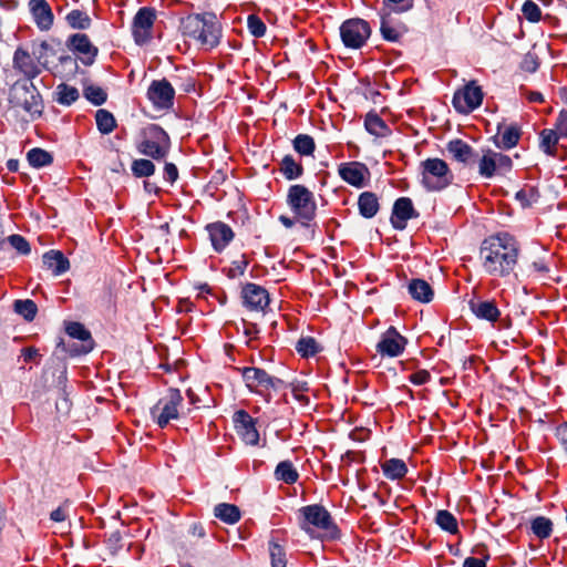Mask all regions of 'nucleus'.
I'll list each match as a JSON object with an SVG mask.
<instances>
[{"instance_id": "1", "label": "nucleus", "mask_w": 567, "mask_h": 567, "mask_svg": "<svg viewBox=\"0 0 567 567\" xmlns=\"http://www.w3.org/2000/svg\"><path fill=\"white\" fill-rule=\"evenodd\" d=\"M519 245L508 233H498L482 243L480 259L486 274L493 277L509 276L516 265Z\"/></svg>"}, {"instance_id": "2", "label": "nucleus", "mask_w": 567, "mask_h": 567, "mask_svg": "<svg viewBox=\"0 0 567 567\" xmlns=\"http://www.w3.org/2000/svg\"><path fill=\"white\" fill-rule=\"evenodd\" d=\"M140 154L155 161L164 159L171 150L168 134L157 124H150L141 132V140L136 144Z\"/></svg>"}, {"instance_id": "3", "label": "nucleus", "mask_w": 567, "mask_h": 567, "mask_svg": "<svg viewBox=\"0 0 567 567\" xmlns=\"http://www.w3.org/2000/svg\"><path fill=\"white\" fill-rule=\"evenodd\" d=\"M9 101L13 106L22 107L32 120L43 113V101L37 86L29 81H16L10 87Z\"/></svg>"}, {"instance_id": "4", "label": "nucleus", "mask_w": 567, "mask_h": 567, "mask_svg": "<svg viewBox=\"0 0 567 567\" xmlns=\"http://www.w3.org/2000/svg\"><path fill=\"white\" fill-rule=\"evenodd\" d=\"M287 204L303 226H308L315 219L317 213L315 195L305 185L295 184L289 187Z\"/></svg>"}, {"instance_id": "5", "label": "nucleus", "mask_w": 567, "mask_h": 567, "mask_svg": "<svg viewBox=\"0 0 567 567\" xmlns=\"http://www.w3.org/2000/svg\"><path fill=\"white\" fill-rule=\"evenodd\" d=\"M421 183L430 192L442 190L453 182L447 163L441 158H427L420 164Z\"/></svg>"}, {"instance_id": "6", "label": "nucleus", "mask_w": 567, "mask_h": 567, "mask_svg": "<svg viewBox=\"0 0 567 567\" xmlns=\"http://www.w3.org/2000/svg\"><path fill=\"white\" fill-rule=\"evenodd\" d=\"M300 527L309 536L313 537L315 528L324 530L331 538H336L338 528L334 525L330 513L321 505L313 504L299 509Z\"/></svg>"}, {"instance_id": "7", "label": "nucleus", "mask_w": 567, "mask_h": 567, "mask_svg": "<svg viewBox=\"0 0 567 567\" xmlns=\"http://www.w3.org/2000/svg\"><path fill=\"white\" fill-rule=\"evenodd\" d=\"M513 162L509 156L491 148L477 152L475 166L481 177L491 179L511 171Z\"/></svg>"}, {"instance_id": "8", "label": "nucleus", "mask_w": 567, "mask_h": 567, "mask_svg": "<svg viewBox=\"0 0 567 567\" xmlns=\"http://www.w3.org/2000/svg\"><path fill=\"white\" fill-rule=\"evenodd\" d=\"M183 396L177 389H169L165 398L161 399L152 409L151 416L159 426L165 427L171 420L178 417V405L182 403Z\"/></svg>"}, {"instance_id": "9", "label": "nucleus", "mask_w": 567, "mask_h": 567, "mask_svg": "<svg viewBox=\"0 0 567 567\" xmlns=\"http://www.w3.org/2000/svg\"><path fill=\"white\" fill-rule=\"evenodd\" d=\"M370 35V24L360 18L346 20L340 27L342 43L349 49L362 48Z\"/></svg>"}, {"instance_id": "10", "label": "nucleus", "mask_w": 567, "mask_h": 567, "mask_svg": "<svg viewBox=\"0 0 567 567\" xmlns=\"http://www.w3.org/2000/svg\"><path fill=\"white\" fill-rule=\"evenodd\" d=\"M483 96L481 86L476 85L475 81H471L454 93L452 103L458 113L467 114L482 104Z\"/></svg>"}, {"instance_id": "11", "label": "nucleus", "mask_w": 567, "mask_h": 567, "mask_svg": "<svg viewBox=\"0 0 567 567\" xmlns=\"http://www.w3.org/2000/svg\"><path fill=\"white\" fill-rule=\"evenodd\" d=\"M241 377L246 383V385L256 392H261L258 388L268 390H279L284 385V381L269 375L265 370L255 368V367H246L241 369Z\"/></svg>"}, {"instance_id": "12", "label": "nucleus", "mask_w": 567, "mask_h": 567, "mask_svg": "<svg viewBox=\"0 0 567 567\" xmlns=\"http://www.w3.org/2000/svg\"><path fill=\"white\" fill-rule=\"evenodd\" d=\"M155 19L154 8L143 7L136 12L132 23V33L137 44H143L150 40Z\"/></svg>"}, {"instance_id": "13", "label": "nucleus", "mask_w": 567, "mask_h": 567, "mask_svg": "<svg viewBox=\"0 0 567 567\" xmlns=\"http://www.w3.org/2000/svg\"><path fill=\"white\" fill-rule=\"evenodd\" d=\"M175 90L166 80L153 81L147 90V97L156 109L168 110L173 106Z\"/></svg>"}, {"instance_id": "14", "label": "nucleus", "mask_w": 567, "mask_h": 567, "mask_svg": "<svg viewBox=\"0 0 567 567\" xmlns=\"http://www.w3.org/2000/svg\"><path fill=\"white\" fill-rule=\"evenodd\" d=\"M408 340L394 327H390L377 344V351L382 357H399L403 353Z\"/></svg>"}, {"instance_id": "15", "label": "nucleus", "mask_w": 567, "mask_h": 567, "mask_svg": "<svg viewBox=\"0 0 567 567\" xmlns=\"http://www.w3.org/2000/svg\"><path fill=\"white\" fill-rule=\"evenodd\" d=\"M417 217L419 213L414 209L411 198L400 197L394 202L390 218L391 225L394 229H405L408 220Z\"/></svg>"}, {"instance_id": "16", "label": "nucleus", "mask_w": 567, "mask_h": 567, "mask_svg": "<svg viewBox=\"0 0 567 567\" xmlns=\"http://www.w3.org/2000/svg\"><path fill=\"white\" fill-rule=\"evenodd\" d=\"M245 307L254 311H264L269 303L268 291L256 284L248 282L241 289Z\"/></svg>"}, {"instance_id": "17", "label": "nucleus", "mask_w": 567, "mask_h": 567, "mask_svg": "<svg viewBox=\"0 0 567 567\" xmlns=\"http://www.w3.org/2000/svg\"><path fill=\"white\" fill-rule=\"evenodd\" d=\"M12 63L13 68L25 76L23 81L32 82L41 73L42 66L31 53L22 48L14 51Z\"/></svg>"}, {"instance_id": "18", "label": "nucleus", "mask_w": 567, "mask_h": 567, "mask_svg": "<svg viewBox=\"0 0 567 567\" xmlns=\"http://www.w3.org/2000/svg\"><path fill=\"white\" fill-rule=\"evenodd\" d=\"M234 421L237 433L241 440L249 445H256L259 442V432L256 429V420L246 411L239 410L235 413Z\"/></svg>"}, {"instance_id": "19", "label": "nucleus", "mask_w": 567, "mask_h": 567, "mask_svg": "<svg viewBox=\"0 0 567 567\" xmlns=\"http://www.w3.org/2000/svg\"><path fill=\"white\" fill-rule=\"evenodd\" d=\"M338 172L344 182L357 188L364 186V179L369 175L368 167L359 162L342 163Z\"/></svg>"}, {"instance_id": "20", "label": "nucleus", "mask_w": 567, "mask_h": 567, "mask_svg": "<svg viewBox=\"0 0 567 567\" xmlns=\"http://www.w3.org/2000/svg\"><path fill=\"white\" fill-rule=\"evenodd\" d=\"M69 45L80 54V60L85 65L93 64L97 55V48H95L89 37L84 33H76L69 38Z\"/></svg>"}, {"instance_id": "21", "label": "nucleus", "mask_w": 567, "mask_h": 567, "mask_svg": "<svg viewBox=\"0 0 567 567\" xmlns=\"http://www.w3.org/2000/svg\"><path fill=\"white\" fill-rule=\"evenodd\" d=\"M446 150L453 156V158L465 166L472 168L475 167L477 151H475L466 142L456 138L447 143Z\"/></svg>"}, {"instance_id": "22", "label": "nucleus", "mask_w": 567, "mask_h": 567, "mask_svg": "<svg viewBox=\"0 0 567 567\" xmlns=\"http://www.w3.org/2000/svg\"><path fill=\"white\" fill-rule=\"evenodd\" d=\"M66 333L73 338L82 341L79 348L70 350L72 355L85 354L92 351L93 340L91 332L80 322H70L65 328Z\"/></svg>"}, {"instance_id": "23", "label": "nucleus", "mask_w": 567, "mask_h": 567, "mask_svg": "<svg viewBox=\"0 0 567 567\" xmlns=\"http://www.w3.org/2000/svg\"><path fill=\"white\" fill-rule=\"evenodd\" d=\"M29 9L37 27L48 31L53 24V12L47 0H30Z\"/></svg>"}, {"instance_id": "24", "label": "nucleus", "mask_w": 567, "mask_h": 567, "mask_svg": "<svg viewBox=\"0 0 567 567\" xmlns=\"http://www.w3.org/2000/svg\"><path fill=\"white\" fill-rule=\"evenodd\" d=\"M220 38V24L216 21V17L214 14H207V19L203 28V33L197 35L195 40L198 41L202 45L208 49H213L219 44Z\"/></svg>"}, {"instance_id": "25", "label": "nucleus", "mask_w": 567, "mask_h": 567, "mask_svg": "<svg viewBox=\"0 0 567 567\" xmlns=\"http://www.w3.org/2000/svg\"><path fill=\"white\" fill-rule=\"evenodd\" d=\"M212 245L216 251H221L234 238L233 229L225 223L217 221L207 226Z\"/></svg>"}, {"instance_id": "26", "label": "nucleus", "mask_w": 567, "mask_h": 567, "mask_svg": "<svg viewBox=\"0 0 567 567\" xmlns=\"http://www.w3.org/2000/svg\"><path fill=\"white\" fill-rule=\"evenodd\" d=\"M468 305L471 311L478 319L494 323L501 317V311L494 300L472 299Z\"/></svg>"}, {"instance_id": "27", "label": "nucleus", "mask_w": 567, "mask_h": 567, "mask_svg": "<svg viewBox=\"0 0 567 567\" xmlns=\"http://www.w3.org/2000/svg\"><path fill=\"white\" fill-rule=\"evenodd\" d=\"M358 208L362 217L373 218L380 209L378 196L372 192L361 193L358 198Z\"/></svg>"}, {"instance_id": "28", "label": "nucleus", "mask_w": 567, "mask_h": 567, "mask_svg": "<svg viewBox=\"0 0 567 567\" xmlns=\"http://www.w3.org/2000/svg\"><path fill=\"white\" fill-rule=\"evenodd\" d=\"M43 264L52 270L55 276L64 274L70 262L60 250H50L43 255Z\"/></svg>"}, {"instance_id": "29", "label": "nucleus", "mask_w": 567, "mask_h": 567, "mask_svg": "<svg viewBox=\"0 0 567 567\" xmlns=\"http://www.w3.org/2000/svg\"><path fill=\"white\" fill-rule=\"evenodd\" d=\"M408 291L411 297L420 302H430L434 292L429 282L423 279H412L408 285Z\"/></svg>"}, {"instance_id": "30", "label": "nucleus", "mask_w": 567, "mask_h": 567, "mask_svg": "<svg viewBox=\"0 0 567 567\" xmlns=\"http://www.w3.org/2000/svg\"><path fill=\"white\" fill-rule=\"evenodd\" d=\"M497 132L501 134V147L504 150H511L515 147L520 138V127L516 124L504 126L503 124L497 125Z\"/></svg>"}, {"instance_id": "31", "label": "nucleus", "mask_w": 567, "mask_h": 567, "mask_svg": "<svg viewBox=\"0 0 567 567\" xmlns=\"http://www.w3.org/2000/svg\"><path fill=\"white\" fill-rule=\"evenodd\" d=\"M384 476L389 480L396 481L403 478L408 473L406 464L401 458H390L381 464Z\"/></svg>"}, {"instance_id": "32", "label": "nucleus", "mask_w": 567, "mask_h": 567, "mask_svg": "<svg viewBox=\"0 0 567 567\" xmlns=\"http://www.w3.org/2000/svg\"><path fill=\"white\" fill-rule=\"evenodd\" d=\"M214 515L229 525L236 524L241 517L239 507L229 503L217 504L214 507Z\"/></svg>"}, {"instance_id": "33", "label": "nucleus", "mask_w": 567, "mask_h": 567, "mask_svg": "<svg viewBox=\"0 0 567 567\" xmlns=\"http://www.w3.org/2000/svg\"><path fill=\"white\" fill-rule=\"evenodd\" d=\"M206 19L207 14L188 16L186 19L182 21L183 34L195 40L197 35H200V33H203V28L205 25Z\"/></svg>"}, {"instance_id": "34", "label": "nucleus", "mask_w": 567, "mask_h": 567, "mask_svg": "<svg viewBox=\"0 0 567 567\" xmlns=\"http://www.w3.org/2000/svg\"><path fill=\"white\" fill-rule=\"evenodd\" d=\"M381 16V25L380 31L384 40L396 42L401 35L402 30L398 27L391 23L389 16L390 12L385 11V9H382L380 12Z\"/></svg>"}, {"instance_id": "35", "label": "nucleus", "mask_w": 567, "mask_h": 567, "mask_svg": "<svg viewBox=\"0 0 567 567\" xmlns=\"http://www.w3.org/2000/svg\"><path fill=\"white\" fill-rule=\"evenodd\" d=\"M364 126L370 134L378 137H384L391 133L385 122L375 113H369L365 116Z\"/></svg>"}, {"instance_id": "36", "label": "nucleus", "mask_w": 567, "mask_h": 567, "mask_svg": "<svg viewBox=\"0 0 567 567\" xmlns=\"http://www.w3.org/2000/svg\"><path fill=\"white\" fill-rule=\"evenodd\" d=\"M280 172L288 181L299 178L303 174V167L297 163L292 155H286L280 162Z\"/></svg>"}, {"instance_id": "37", "label": "nucleus", "mask_w": 567, "mask_h": 567, "mask_svg": "<svg viewBox=\"0 0 567 567\" xmlns=\"http://www.w3.org/2000/svg\"><path fill=\"white\" fill-rule=\"evenodd\" d=\"M275 477L286 484H293L298 481L299 473L290 461H282L276 466Z\"/></svg>"}, {"instance_id": "38", "label": "nucleus", "mask_w": 567, "mask_h": 567, "mask_svg": "<svg viewBox=\"0 0 567 567\" xmlns=\"http://www.w3.org/2000/svg\"><path fill=\"white\" fill-rule=\"evenodd\" d=\"M95 122L100 133L106 135L116 127V121L111 112L100 109L95 113Z\"/></svg>"}, {"instance_id": "39", "label": "nucleus", "mask_w": 567, "mask_h": 567, "mask_svg": "<svg viewBox=\"0 0 567 567\" xmlns=\"http://www.w3.org/2000/svg\"><path fill=\"white\" fill-rule=\"evenodd\" d=\"M530 529L539 539L548 538L553 532V522L545 516H537L532 519Z\"/></svg>"}, {"instance_id": "40", "label": "nucleus", "mask_w": 567, "mask_h": 567, "mask_svg": "<svg viewBox=\"0 0 567 567\" xmlns=\"http://www.w3.org/2000/svg\"><path fill=\"white\" fill-rule=\"evenodd\" d=\"M55 101L62 105H71L79 99V91L76 87L61 83L55 90Z\"/></svg>"}, {"instance_id": "41", "label": "nucleus", "mask_w": 567, "mask_h": 567, "mask_svg": "<svg viewBox=\"0 0 567 567\" xmlns=\"http://www.w3.org/2000/svg\"><path fill=\"white\" fill-rule=\"evenodd\" d=\"M435 523L445 532L456 534L458 532V525L455 516L445 509L437 511L435 515Z\"/></svg>"}, {"instance_id": "42", "label": "nucleus", "mask_w": 567, "mask_h": 567, "mask_svg": "<svg viewBox=\"0 0 567 567\" xmlns=\"http://www.w3.org/2000/svg\"><path fill=\"white\" fill-rule=\"evenodd\" d=\"M65 19L71 28L79 30L89 29L92 22L87 13L78 9L70 11Z\"/></svg>"}, {"instance_id": "43", "label": "nucleus", "mask_w": 567, "mask_h": 567, "mask_svg": "<svg viewBox=\"0 0 567 567\" xmlns=\"http://www.w3.org/2000/svg\"><path fill=\"white\" fill-rule=\"evenodd\" d=\"M27 157L30 165L37 168L50 165L53 161L52 155L42 148L30 150Z\"/></svg>"}, {"instance_id": "44", "label": "nucleus", "mask_w": 567, "mask_h": 567, "mask_svg": "<svg viewBox=\"0 0 567 567\" xmlns=\"http://www.w3.org/2000/svg\"><path fill=\"white\" fill-rule=\"evenodd\" d=\"M13 308L14 311L22 316L27 321H32L38 312V307L31 299L16 300Z\"/></svg>"}, {"instance_id": "45", "label": "nucleus", "mask_w": 567, "mask_h": 567, "mask_svg": "<svg viewBox=\"0 0 567 567\" xmlns=\"http://www.w3.org/2000/svg\"><path fill=\"white\" fill-rule=\"evenodd\" d=\"M32 55L42 68L48 69L50 56L55 55V51L47 41H42L33 49Z\"/></svg>"}, {"instance_id": "46", "label": "nucleus", "mask_w": 567, "mask_h": 567, "mask_svg": "<svg viewBox=\"0 0 567 567\" xmlns=\"http://www.w3.org/2000/svg\"><path fill=\"white\" fill-rule=\"evenodd\" d=\"M132 173L135 177H150L155 173V165L151 159H134L131 165Z\"/></svg>"}, {"instance_id": "47", "label": "nucleus", "mask_w": 567, "mask_h": 567, "mask_svg": "<svg viewBox=\"0 0 567 567\" xmlns=\"http://www.w3.org/2000/svg\"><path fill=\"white\" fill-rule=\"evenodd\" d=\"M315 141L310 135L299 134L293 140V148L302 156L312 155L315 151Z\"/></svg>"}, {"instance_id": "48", "label": "nucleus", "mask_w": 567, "mask_h": 567, "mask_svg": "<svg viewBox=\"0 0 567 567\" xmlns=\"http://www.w3.org/2000/svg\"><path fill=\"white\" fill-rule=\"evenodd\" d=\"M296 350L301 357L308 358L319 351V346L312 337H303L297 341Z\"/></svg>"}, {"instance_id": "49", "label": "nucleus", "mask_w": 567, "mask_h": 567, "mask_svg": "<svg viewBox=\"0 0 567 567\" xmlns=\"http://www.w3.org/2000/svg\"><path fill=\"white\" fill-rule=\"evenodd\" d=\"M83 94L94 105H102L107 100V93L101 87L93 84L86 85Z\"/></svg>"}, {"instance_id": "50", "label": "nucleus", "mask_w": 567, "mask_h": 567, "mask_svg": "<svg viewBox=\"0 0 567 567\" xmlns=\"http://www.w3.org/2000/svg\"><path fill=\"white\" fill-rule=\"evenodd\" d=\"M271 567H286V553L282 546L275 540L269 542Z\"/></svg>"}, {"instance_id": "51", "label": "nucleus", "mask_w": 567, "mask_h": 567, "mask_svg": "<svg viewBox=\"0 0 567 567\" xmlns=\"http://www.w3.org/2000/svg\"><path fill=\"white\" fill-rule=\"evenodd\" d=\"M474 553L481 555L483 558L467 557L463 563V567H486V561L489 559V554L484 545L475 547Z\"/></svg>"}, {"instance_id": "52", "label": "nucleus", "mask_w": 567, "mask_h": 567, "mask_svg": "<svg viewBox=\"0 0 567 567\" xmlns=\"http://www.w3.org/2000/svg\"><path fill=\"white\" fill-rule=\"evenodd\" d=\"M559 135L553 130H544L540 133V148L546 153L551 155L553 147L557 144L559 140Z\"/></svg>"}, {"instance_id": "53", "label": "nucleus", "mask_w": 567, "mask_h": 567, "mask_svg": "<svg viewBox=\"0 0 567 567\" xmlns=\"http://www.w3.org/2000/svg\"><path fill=\"white\" fill-rule=\"evenodd\" d=\"M247 27L249 32L255 38H261L266 34L267 27L264 21L256 14H250L247 18Z\"/></svg>"}, {"instance_id": "54", "label": "nucleus", "mask_w": 567, "mask_h": 567, "mask_svg": "<svg viewBox=\"0 0 567 567\" xmlns=\"http://www.w3.org/2000/svg\"><path fill=\"white\" fill-rule=\"evenodd\" d=\"M522 12L523 16L530 22H538L540 20V8L532 0H527L524 2L522 7Z\"/></svg>"}, {"instance_id": "55", "label": "nucleus", "mask_w": 567, "mask_h": 567, "mask_svg": "<svg viewBox=\"0 0 567 567\" xmlns=\"http://www.w3.org/2000/svg\"><path fill=\"white\" fill-rule=\"evenodd\" d=\"M8 241L21 255H29L31 251L30 244L21 235H11L8 237Z\"/></svg>"}, {"instance_id": "56", "label": "nucleus", "mask_w": 567, "mask_h": 567, "mask_svg": "<svg viewBox=\"0 0 567 567\" xmlns=\"http://www.w3.org/2000/svg\"><path fill=\"white\" fill-rule=\"evenodd\" d=\"M406 0H383L385 11L403 12L408 10L411 4H404Z\"/></svg>"}, {"instance_id": "57", "label": "nucleus", "mask_w": 567, "mask_h": 567, "mask_svg": "<svg viewBox=\"0 0 567 567\" xmlns=\"http://www.w3.org/2000/svg\"><path fill=\"white\" fill-rule=\"evenodd\" d=\"M555 132L560 136L567 137V111H561L556 121Z\"/></svg>"}, {"instance_id": "58", "label": "nucleus", "mask_w": 567, "mask_h": 567, "mask_svg": "<svg viewBox=\"0 0 567 567\" xmlns=\"http://www.w3.org/2000/svg\"><path fill=\"white\" fill-rule=\"evenodd\" d=\"M431 374L426 370H419L410 375V381L415 385H422L430 381Z\"/></svg>"}, {"instance_id": "59", "label": "nucleus", "mask_w": 567, "mask_h": 567, "mask_svg": "<svg viewBox=\"0 0 567 567\" xmlns=\"http://www.w3.org/2000/svg\"><path fill=\"white\" fill-rule=\"evenodd\" d=\"M164 178L169 184H173L178 178V169L175 164L166 163L164 166Z\"/></svg>"}, {"instance_id": "60", "label": "nucleus", "mask_w": 567, "mask_h": 567, "mask_svg": "<svg viewBox=\"0 0 567 567\" xmlns=\"http://www.w3.org/2000/svg\"><path fill=\"white\" fill-rule=\"evenodd\" d=\"M68 517V504H63L59 506L56 509L51 512L50 518L53 522L61 523L64 522Z\"/></svg>"}, {"instance_id": "61", "label": "nucleus", "mask_w": 567, "mask_h": 567, "mask_svg": "<svg viewBox=\"0 0 567 567\" xmlns=\"http://www.w3.org/2000/svg\"><path fill=\"white\" fill-rule=\"evenodd\" d=\"M59 61L70 73H74L78 70L76 59L71 55L62 54L59 56Z\"/></svg>"}, {"instance_id": "62", "label": "nucleus", "mask_w": 567, "mask_h": 567, "mask_svg": "<svg viewBox=\"0 0 567 567\" xmlns=\"http://www.w3.org/2000/svg\"><path fill=\"white\" fill-rule=\"evenodd\" d=\"M556 436L567 452V422L556 429Z\"/></svg>"}, {"instance_id": "63", "label": "nucleus", "mask_w": 567, "mask_h": 567, "mask_svg": "<svg viewBox=\"0 0 567 567\" xmlns=\"http://www.w3.org/2000/svg\"><path fill=\"white\" fill-rule=\"evenodd\" d=\"M22 357L25 362L32 361L38 357V350L35 348L22 349Z\"/></svg>"}, {"instance_id": "64", "label": "nucleus", "mask_w": 567, "mask_h": 567, "mask_svg": "<svg viewBox=\"0 0 567 567\" xmlns=\"http://www.w3.org/2000/svg\"><path fill=\"white\" fill-rule=\"evenodd\" d=\"M243 324H244V332L246 336L250 337V336H255L259 332V329L256 323L247 322L244 320Z\"/></svg>"}]
</instances>
